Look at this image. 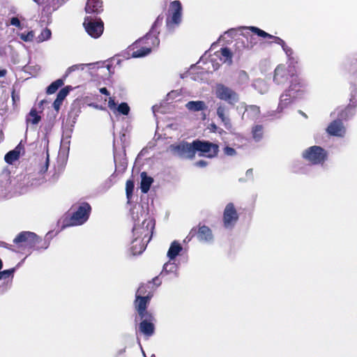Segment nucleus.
<instances>
[{
    "label": "nucleus",
    "instance_id": "f704fd0d",
    "mask_svg": "<svg viewBox=\"0 0 357 357\" xmlns=\"http://www.w3.org/2000/svg\"><path fill=\"white\" fill-rule=\"evenodd\" d=\"M252 86L257 89L260 93L264 94L268 91V85L263 79H257L252 84Z\"/></svg>",
    "mask_w": 357,
    "mask_h": 357
},
{
    "label": "nucleus",
    "instance_id": "13d9d810",
    "mask_svg": "<svg viewBox=\"0 0 357 357\" xmlns=\"http://www.w3.org/2000/svg\"><path fill=\"white\" fill-rule=\"evenodd\" d=\"M216 128V126L215 125H213V128Z\"/></svg>",
    "mask_w": 357,
    "mask_h": 357
},
{
    "label": "nucleus",
    "instance_id": "423d86ee",
    "mask_svg": "<svg viewBox=\"0 0 357 357\" xmlns=\"http://www.w3.org/2000/svg\"><path fill=\"white\" fill-rule=\"evenodd\" d=\"M215 93L218 99L231 105H234L239 100V95L232 89L222 84H218L215 86Z\"/></svg>",
    "mask_w": 357,
    "mask_h": 357
},
{
    "label": "nucleus",
    "instance_id": "4468645a",
    "mask_svg": "<svg viewBox=\"0 0 357 357\" xmlns=\"http://www.w3.org/2000/svg\"><path fill=\"white\" fill-rule=\"evenodd\" d=\"M305 86L304 82L298 77L295 76L291 79L289 89L286 91L292 94L293 98H298L303 95Z\"/></svg>",
    "mask_w": 357,
    "mask_h": 357
},
{
    "label": "nucleus",
    "instance_id": "ea45409f",
    "mask_svg": "<svg viewBox=\"0 0 357 357\" xmlns=\"http://www.w3.org/2000/svg\"><path fill=\"white\" fill-rule=\"evenodd\" d=\"M52 32L48 28L44 29L40 35L37 37L36 40L38 43H42L49 40L51 38Z\"/></svg>",
    "mask_w": 357,
    "mask_h": 357
},
{
    "label": "nucleus",
    "instance_id": "f3484780",
    "mask_svg": "<svg viewBox=\"0 0 357 357\" xmlns=\"http://www.w3.org/2000/svg\"><path fill=\"white\" fill-rule=\"evenodd\" d=\"M350 103L346 107H338L336 110L331 114L333 115L337 113V116L340 120H348L351 118L355 114L356 104L353 99H350Z\"/></svg>",
    "mask_w": 357,
    "mask_h": 357
},
{
    "label": "nucleus",
    "instance_id": "c03bdc74",
    "mask_svg": "<svg viewBox=\"0 0 357 357\" xmlns=\"http://www.w3.org/2000/svg\"><path fill=\"white\" fill-rule=\"evenodd\" d=\"M223 151L224 153L227 156H234L236 154V150L230 146L225 147Z\"/></svg>",
    "mask_w": 357,
    "mask_h": 357
},
{
    "label": "nucleus",
    "instance_id": "09e8293b",
    "mask_svg": "<svg viewBox=\"0 0 357 357\" xmlns=\"http://www.w3.org/2000/svg\"><path fill=\"white\" fill-rule=\"evenodd\" d=\"M100 92L102 94H105L106 96H109V93L108 90L105 87L100 88Z\"/></svg>",
    "mask_w": 357,
    "mask_h": 357
},
{
    "label": "nucleus",
    "instance_id": "cd10ccee",
    "mask_svg": "<svg viewBox=\"0 0 357 357\" xmlns=\"http://www.w3.org/2000/svg\"><path fill=\"white\" fill-rule=\"evenodd\" d=\"M153 182L152 177L149 176L145 172L141 173V191L143 193H146L150 189L151 184Z\"/></svg>",
    "mask_w": 357,
    "mask_h": 357
},
{
    "label": "nucleus",
    "instance_id": "2eb2a0df",
    "mask_svg": "<svg viewBox=\"0 0 357 357\" xmlns=\"http://www.w3.org/2000/svg\"><path fill=\"white\" fill-rule=\"evenodd\" d=\"M326 132L332 136L343 137L346 134V128L342 120L337 119L333 121L327 127Z\"/></svg>",
    "mask_w": 357,
    "mask_h": 357
},
{
    "label": "nucleus",
    "instance_id": "6e6552de",
    "mask_svg": "<svg viewBox=\"0 0 357 357\" xmlns=\"http://www.w3.org/2000/svg\"><path fill=\"white\" fill-rule=\"evenodd\" d=\"M169 150L174 155L182 158H192L195 155L194 142L191 144L183 142L179 144H172L169 146Z\"/></svg>",
    "mask_w": 357,
    "mask_h": 357
},
{
    "label": "nucleus",
    "instance_id": "72a5a7b5",
    "mask_svg": "<svg viewBox=\"0 0 357 357\" xmlns=\"http://www.w3.org/2000/svg\"><path fill=\"white\" fill-rule=\"evenodd\" d=\"M282 49L288 58L289 67H291V66L294 67V65L298 63V59L294 56L293 50L287 45Z\"/></svg>",
    "mask_w": 357,
    "mask_h": 357
},
{
    "label": "nucleus",
    "instance_id": "b1692460",
    "mask_svg": "<svg viewBox=\"0 0 357 357\" xmlns=\"http://www.w3.org/2000/svg\"><path fill=\"white\" fill-rule=\"evenodd\" d=\"M86 13L98 14L102 11V3L100 0H87Z\"/></svg>",
    "mask_w": 357,
    "mask_h": 357
},
{
    "label": "nucleus",
    "instance_id": "2f4dec72",
    "mask_svg": "<svg viewBox=\"0 0 357 357\" xmlns=\"http://www.w3.org/2000/svg\"><path fill=\"white\" fill-rule=\"evenodd\" d=\"M69 93L68 87L63 88L59 91L56 96V100L53 102V107L55 110L59 111L63 100L66 98Z\"/></svg>",
    "mask_w": 357,
    "mask_h": 357
},
{
    "label": "nucleus",
    "instance_id": "a19ab883",
    "mask_svg": "<svg viewBox=\"0 0 357 357\" xmlns=\"http://www.w3.org/2000/svg\"><path fill=\"white\" fill-rule=\"evenodd\" d=\"M20 39L24 42H31L33 41L35 34L33 31H30L27 33H21L18 34Z\"/></svg>",
    "mask_w": 357,
    "mask_h": 357
},
{
    "label": "nucleus",
    "instance_id": "f8f14e48",
    "mask_svg": "<svg viewBox=\"0 0 357 357\" xmlns=\"http://www.w3.org/2000/svg\"><path fill=\"white\" fill-rule=\"evenodd\" d=\"M238 215L232 203L226 205L223 213V222L226 228L231 229L236 223Z\"/></svg>",
    "mask_w": 357,
    "mask_h": 357
},
{
    "label": "nucleus",
    "instance_id": "393cba45",
    "mask_svg": "<svg viewBox=\"0 0 357 357\" xmlns=\"http://www.w3.org/2000/svg\"><path fill=\"white\" fill-rule=\"evenodd\" d=\"M197 238L202 242H211L213 240L211 230L206 226H202L199 228Z\"/></svg>",
    "mask_w": 357,
    "mask_h": 357
},
{
    "label": "nucleus",
    "instance_id": "0eeeda50",
    "mask_svg": "<svg viewBox=\"0 0 357 357\" xmlns=\"http://www.w3.org/2000/svg\"><path fill=\"white\" fill-rule=\"evenodd\" d=\"M194 149L195 153L196 151H199L200 152L199 155L212 158L218 155L219 146L218 144L212 142L195 140Z\"/></svg>",
    "mask_w": 357,
    "mask_h": 357
},
{
    "label": "nucleus",
    "instance_id": "20e7f679",
    "mask_svg": "<svg viewBox=\"0 0 357 357\" xmlns=\"http://www.w3.org/2000/svg\"><path fill=\"white\" fill-rule=\"evenodd\" d=\"M169 16L166 20V27L169 32H172L181 22L182 6L179 1L175 0L170 3Z\"/></svg>",
    "mask_w": 357,
    "mask_h": 357
},
{
    "label": "nucleus",
    "instance_id": "79ce46f5",
    "mask_svg": "<svg viewBox=\"0 0 357 357\" xmlns=\"http://www.w3.org/2000/svg\"><path fill=\"white\" fill-rule=\"evenodd\" d=\"M134 190V182L132 180H128L126 184V196L128 199L132 195Z\"/></svg>",
    "mask_w": 357,
    "mask_h": 357
},
{
    "label": "nucleus",
    "instance_id": "473e14b6",
    "mask_svg": "<svg viewBox=\"0 0 357 357\" xmlns=\"http://www.w3.org/2000/svg\"><path fill=\"white\" fill-rule=\"evenodd\" d=\"M20 144H19L15 149L8 152L4 157L6 162L11 165L14 161L17 160L20 157Z\"/></svg>",
    "mask_w": 357,
    "mask_h": 357
},
{
    "label": "nucleus",
    "instance_id": "a878e982",
    "mask_svg": "<svg viewBox=\"0 0 357 357\" xmlns=\"http://www.w3.org/2000/svg\"><path fill=\"white\" fill-rule=\"evenodd\" d=\"M103 63L102 62H96V63H79L75 64L70 66L67 70L66 74L68 75L74 71L76 70H84L85 67H89V68H91L92 66H97L98 68L102 67Z\"/></svg>",
    "mask_w": 357,
    "mask_h": 357
},
{
    "label": "nucleus",
    "instance_id": "a211bd4d",
    "mask_svg": "<svg viewBox=\"0 0 357 357\" xmlns=\"http://www.w3.org/2000/svg\"><path fill=\"white\" fill-rule=\"evenodd\" d=\"M139 324V331L144 335L150 337L153 335L155 331V326L151 321L153 320V317L151 315L150 318L144 317Z\"/></svg>",
    "mask_w": 357,
    "mask_h": 357
},
{
    "label": "nucleus",
    "instance_id": "37998d69",
    "mask_svg": "<svg viewBox=\"0 0 357 357\" xmlns=\"http://www.w3.org/2000/svg\"><path fill=\"white\" fill-rule=\"evenodd\" d=\"M15 271L14 268L5 270L0 272V280L6 279L10 277Z\"/></svg>",
    "mask_w": 357,
    "mask_h": 357
},
{
    "label": "nucleus",
    "instance_id": "c9c22d12",
    "mask_svg": "<svg viewBox=\"0 0 357 357\" xmlns=\"http://www.w3.org/2000/svg\"><path fill=\"white\" fill-rule=\"evenodd\" d=\"M249 79V75L245 70H241L237 72L236 83L238 85L247 84Z\"/></svg>",
    "mask_w": 357,
    "mask_h": 357
},
{
    "label": "nucleus",
    "instance_id": "7c9ffc66",
    "mask_svg": "<svg viewBox=\"0 0 357 357\" xmlns=\"http://www.w3.org/2000/svg\"><path fill=\"white\" fill-rule=\"evenodd\" d=\"M220 60L228 65L232 63V53L228 47L221 48L220 52H217Z\"/></svg>",
    "mask_w": 357,
    "mask_h": 357
},
{
    "label": "nucleus",
    "instance_id": "603ef678",
    "mask_svg": "<svg viewBox=\"0 0 357 357\" xmlns=\"http://www.w3.org/2000/svg\"><path fill=\"white\" fill-rule=\"evenodd\" d=\"M49 245H50V243H49V242H46V241H45V242L44 243V246L43 247V248H44V249H47V248H48Z\"/></svg>",
    "mask_w": 357,
    "mask_h": 357
},
{
    "label": "nucleus",
    "instance_id": "a18cd8bd",
    "mask_svg": "<svg viewBox=\"0 0 357 357\" xmlns=\"http://www.w3.org/2000/svg\"><path fill=\"white\" fill-rule=\"evenodd\" d=\"M48 167H49V155L47 153V156H46V158H45V165L40 169V172L42 173V174L46 172L47 171V169H48Z\"/></svg>",
    "mask_w": 357,
    "mask_h": 357
},
{
    "label": "nucleus",
    "instance_id": "412c9836",
    "mask_svg": "<svg viewBox=\"0 0 357 357\" xmlns=\"http://www.w3.org/2000/svg\"><path fill=\"white\" fill-rule=\"evenodd\" d=\"M241 107L245 109L242 118H249L250 119H257L260 113V109L257 105H247L245 103H241Z\"/></svg>",
    "mask_w": 357,
    "mask_h": 357
},
{
    "label": "nucleus",
    "instance_id": "6e6d98bb",
    "mask_svg": "<svg viewBox=\"0 0 357 357\" xmlns=\"http://www.w3.org/2000/svg\"><path fill=\"white\" fill-rule=\"evenodd\" d=\"M143 355L146 357L144 351L142 350Z\"/></svg>",
    "mask_w": 357,
    "mask_h": 357
},
{
    "label": "nucleus",
    "instance_id": "bb28decb",
    "mask_svg": "<svg viewBox=\"0 0 357 357\" xmlns=\"http://www.w3.org/2000/svg\"><path fill=\"white\" fill-rule=\"evenodd\" d=\"M183 250L181 245L176 241H173L167 251V256L170 259H174Z\"/></svg>",
    "mask_w": 357,
    "mask_h": 357
},
{
    "label": "nucleus",
    "instance_id": "6ab92c4d",
    "mask_svg": "<svg viewBox=\"0 0 357 357\" xmlns=\"http://www.w3.org/2000/svg\"><path fill=\"white\" fill-rule=\"evenodd\" d=\"M243 29H248L250 30L252 32L257 34L258 36H260L261 38H273V42L281 45V47L282 48L286 45L285 42L280 38L273 36L256 26L243 27Z\"/></svg>",
    "mask_w": 357,
    "mask_h": 357
},
{
    "label": "nucleus",
    "instance_id": "ddd939ff",
    "mask_svg": "<svg viewBox=\"0 0 357 357\" xmlns=\"http://www.w3.org/2000/svg\"><path fill=\"white\" fill-rule=\"evenodd\" d=\"M40 241V238L33 232L22 231L13 240L16 244L24 243L26 246L34 247Z\"/></svg>",
    "mask_w": 357,
    "mask_h": 357
},
{
    "label": "nucleus",
    "instance_id": "4be33fe9",
    "mask_svg": "<svg viewBox=\"0 0 357 357\" xmlns=\"http://www.w3.org/2000/svg\"><path fill=\"white\" fill-rule=\"evenodd\" d=\"M108 107L114 113L117 112L119 114L123 115H128L130 112V107L126 102H121L118 107L114 100L112 98H109L108 101Z\"/></svg>",
    "mask_w": 357,
    "mask_h": 357
},
{
    "label": "nucleus",
    "instance_id": "7ed1b4c3",
    "mask_svg": "<svg viewBox=\"0 0 357 357\" xmlns=\"http://www.w3.org/2000/svg\"><path fill=\"white\" fill-rule=\"evenodd\" d=\"M301 156L312 165H323L328 158V152L322 147L314 145L303 150Z\"/></svg>",
    "mask_w": 357,
    "mask_h": 357
},
{
    "label": "nucleus",
    "instance_id": "c756f323",
    "mask_svg": "<svg viewBox=\"0 0 357 357\" xmlns=\"http://www.w3.org/2000/svg\"><path fill=\"white\" fill-rule=\"evenodd\" d=\"M168 274H173L174 277H178V266L174 262H167L164 264L162 271L160 273L161 275Z\"/></svg>",
    "mask_w": 357,
    "mask_h": 357
},
{
    "label": "nucleus",
    "instance_id": "4c0bfd02",
    "mask_svg": "<svg viewBox=\"0 0 357 357\" xmlns=\"http://www.w3.org/2000/svg\"><path fill=\"white\" fill-rule=\"evenodd\" d=\"M63 84V82L62 79H59L54 82H53L47 88V94H53L54 93L59 87H61Z\"/></svg>",
    "mask_w": 357,
    "mask_h": 357
},
{
    "label": "nucleus",
    "instance_id": "39448f33",
    "mask_svg": "<svg viewBox=\"0 0 357 357\" xmlns=\"http://www.w3.org/2000/svg\"><path fill=\"white\" fill-rule=\"evenodd\" d=\"M145 293L144 285H141L137 290L135 301V307L140 319L144 317L150 318L151 314L146 310L147 305L149 304L152 295L149 294L146 296H143L142 295Z\"/></svg>",
    "mask_w": 357,
    "mask_h": 357
},
{
    "label": "nucleus",
    "instance_id": "5701e85b",
    "mask_svg": "<svg viewBox=\"0 0 357 357\" xmlns=\"http://www.w3.org/2000/svg\"><path fill=\"white\" fill-rule=\"evenodd\" d=\"M294 99H296V98H293L292 94L285 91L280 97V101L276 112L278 113L282 112Z\"/></svg>",
    "mask_w": 357,
    "mask_h": 357
},
{
    "label": "nucleus",
    "instance_id": "f03ea898",
    "mask_svg": "<svg viewBox=\"0 0 357 357\" xmlns=\"http://www.w3.org/2000/svg\"><path fill=\"white\" fill-rule=\"evenodd\" d=\"M163 17L159 15L153 23L151 29L146 36L140 40V42L147 45L139 50L134 51L132 54L133 58L144 57L151 52L152 47H157L160 44V40L158 38L159 34L158 28L162 25Z\"/></svg>",
    "mask_w": 357,
    "mask_h": 357
},
{
    "label": "nucleus",
    "instance_id": "de8ad7c7",
    "mask_svg": "<svg viewBox=\"0 0 357 357\" xmlns=\"http://www.w3.org/2000/svg\"><path fill=\"white\" fill-rule=\"evenodd\" d=\"M195 165L198 167H204L207 165V162L205 160H201L196 162Z\"/></svg>",
    "mask_w": 357,
    "mask_h": 357
},
{
    "label": "nucleus",
    "instance_id": "1a4fd4ad",
    "mask_svg": "<svg viewBox=\"0 0 357 357\" xmlns=\"http://www.w3.org/2000/svg\"><path fill=\"white\" fill-rule=\"evenodd\" d=\"M295 66H291V67L287 68L283 64L278 65L274 71L273 82L276 84H285L289 77L293 79L296 76Z\"/></svg>",
    "mask_w": 357,
    "mask_h": 357
},
{
    "label": "nucleus",
    "instance_id": "9d476101",
    "mask_svg": "<svg viewBox=\"0 0 357 357\" xmlns=\"http://www.w3.org/2000/svg\"><path fill=\"white\" fill-rule=\"evenodd\" d=\"M91 210V206L88 203L81 204L77 210L73 214L69 225L77 226L86 222L89 219Z\"/></svg>",
    "mask_w": 357,
    "mask_h": 357
},
{
    "label": "nucleus",
    "instance_id": "f257e3e1",
    "mask_svg": "<svg viewBox=\"0 0 357 357\" xmlns=\"http://www.w3.org/2000/svg\"><path fill=\"white\" fill-rule=\"evenodd\" d=\"M142 208H135L132 211V219L135 225L132 229L133 237H138L144 241H151L155 227L153 220L148 217Z\"/></svg>",
    "mask_w": 357,
    "mask_h": 357
},
{
    "label": "nucleus",
    "instance_id": "4d7b16f0",
    "mask_svg": "<svg viewBox=\"0 0 357 357\" xmlns=\"http://www.w3.org/2000/svg\"><path fill=\"white\" fill-rule=\"evenodd\" d=\"M216 128V126L215 125H213V128Z\"/></svg>",
    "mask_w": 357,
    "mask_h": 357
},
{
    "label": "nucleus",
    "instance_id": "e433bc0d",
    "mask_svg": "<svg viewBox=\"0 0 357 357\" xmlns=\"http://www.w3.org/2000/svg\"><path fill=\"white\" fill-rule=\"evenodd\" d=\"M40 119L41 117L38 114L36 110L35 109H32L26 118V122L27 123L36 125L39 123Z\"/></svg>",
    "mask_w": 357,
    "mask_h": 357
},
{
    "label": "nucleus",
    "instance_id": "58836bf2",
    "mask_svg": "<svg viewBox=\"0 0 357 357\" xmlns=\"http://www.w3.org/2000/svg\"><path fill=\"white\" fill-rule=\"evenodd\" d=\"M263 126L257 125L252 128V136L255 141L259 142L263 137Z\"/></svg>",
    "mask_w": 357,
    "mask_h": 357
},
{
    "label": "nucleus",
    "instance_id": "aec40b11",
    "mask_svg": "<svg viewBox=\"0 0 357 357\" xmlns=\"http://www.w3.org/2000/svg\"><path fill=\"white\" fill-rule=\"evenodd\" d=\"M149 240L144 241L138 237H134L131 242V251L133 255L142 254L146 249Z\"/></svg>",
    "mask_w": 357,
    "mask_h": 357
},
{
    "label": "nucleus",
    "instance_id": "dca6fc26",
    "mask_svg": "<svg viewBox=\"0 0 357 357\" xmlns=\"http://www.w3.org/2000/svg\"><path fill=\"white\" fill-rule=\"evenodd\" d=\"M216 113L225 128L227 130L231 129L232 124L229 118V107L223 103H219L217 107Z\"/></svg>",
    "mask_w": 357,
    "mask_h": 357
},
{
    "label": "nucleus",
    "instance_id": "c85d7f7f",
    "mask_svg": "<svg viewBox=\"0 0 357 357\" xmlns=\"http://www.w3.org/2000/svg\"><path fill=\"white\" fill-rule=\"evenodd\" d=\"M185 107L192 112H199L207 109L206 103L202 100L189 101L186 103Z\"/></svg>",
    "mask_w": 357,
    "mask_h": 357
},
{
    "label": "nucleus",
    "instance_id": "3c124183",
    "mask_svg": "<svg viewBox=\"0 0 357 357\" xmlns=\"http://www.w3.org/2000/svg\"><path fill=\"white\" fill-rule=\"evenodd\" d=\"M6 70L5 69H0V77H4L6 75Z\"/></svg>",
    "mask_w": 357,
    "mask_h": 357
},
{
    "label": "nucleus",
    "instance_id": "8fccbe9b",
    "mask_svg": "<svg viewBox=\"0 0 357 357\" xmlns=\"http://www.w3.org/2000/svg\"><path fill=\"white\" fill-rule=\"evenodd\" d=\"M245 175L248 177H252V169H248L246 171Z\"/></svg>",
    "mask_w": 357,
    "mask_h": 357
},
{
    "label": "nucleus",
    "instance_id": "864d4df0",
    "mask_svg": "<svg viewBox=\"0 0 357 357\" xmlns=\"http://www.w3.org/2000/svg\"><path fill=\"white\" fill-rule=\"evenodd\" d=\"M234 32V29H230L227 31L225 32V33L227 34H230V35H232V33Z\"/></svg>",
    "mask_w": 357,
    "mask_h": 357
},
{
    "label": "nucleus",
    "instance_id": "49530a36",
    "mask_svg": "<svg viewBox=\"0 0 357 357\" xmlns=\"http://www.w3.org/2000/svg\"><path fill=\"white\" fill-rule=\"evenodd\" d=\"M10 24L16 27L21 28V23L17 17H12L10 19Z\"/></svg>",
    "mask_w": 357,
    "mask_h": 357
},
{
    "label": "nucleus",
    "instance_id": "5fc2aeb1",
    "mask_svg": "<svg viewBox=\"0 0 357 357\" xmlns=\"http://www.w3.org/2000/svg\"><path fill=\"white\" fill-rule=\"evenodd\" d=\"M214 70H216L219 68V64L217 63L215 66H213Z\"/></svg>",
    "mask_w": 357,
    "mask_h": 357
},
{
    "label": "nucleus",
    "instance_id": "bf43d9fd",
    "mask_svg": "<svg viewBox=\"0 0 357 357\" xmlns=\"http://www.w3.org/2000/svg\"><path fill=\"white\" fill-rule=\"evenodd\" d=\"M157 279H158L157 278H154L153 281L155 282Z\"/></svg>",
    "mask_w": 357,
    "mask_h": 357
},
{
    "label": "nucleus",
    "instance_id": "9b49d317",
    "mask_svg": "<svg viewBox=\"0 0 357 357\" xmlns=\"http://www.w3.org/2000/svg\"><path fill=\"white\" fill-rule=\"evenodd\" d=\"M83 25L87 33L92 38H98L103 33L104 24L100 19L98 20H93L89 17H86Z\"/></svg>",
    "mask_w": 357,
    "mask_h": 357
}]
</instances>
